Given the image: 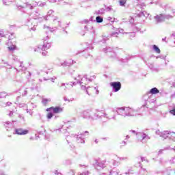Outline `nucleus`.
Returning <instances> with one entry per match:
<instances>
[{
  "label": "nucleus",
  "mask_w": 175,
  "mask_h": 175,
  "mask_svg": "<svg viewBox=\"0 0 175 175\" xmlns=\"http://www.w3.org/2000/svg\"><path fill=\"white\" fill-rule=\"evenodd\" d=\"M64 100H65V102H70V100L68 99L67 97H64Z\"/></svg>",
  "instance_id": "nucleus-56"
},
{
  "label": "nucleus",
  "mask_w": 175,
  "mask_h": 175,
  "mask_svg": "<svg viewBox=\"0 0 175 175\" xmlns=\"http://www.w3.org/2000/svg\"><path fill=\"white\" fill-rule=\"evenodd\" d=\"M116 113H117L118 116H122V117H126V107H122L116 108V110H113L109 113V115H108V117H113V116H116Z\"/></svg>",
  "instance_id": "nucleus-5"
},
{
  "label": "nucleus",
  "mask_w": 175,
  "mask_h": 175,
  "mask_svg": "<svg viewBox=\"0 0 175 175\" xmlns=\"http://www.w3.org/2000/svg\"><path fill=\"white\" fill-rule=\"evenodd\" d=\"M0 36H1V38H3V36H5V34L3 33V31H0Z\"/></svg>",
  "instance_id": "nucleus-54"
},
{
  "label": "nucleus",
  "mask_w": 175,
  "mask_h": 175,
  "mask_svg": "<svg viewBox=\"0 0 175 175\" xmlns=\"http://www.w3.org/2000/svg\"><path fill=\"white\" fill-rule=\"evenodd\" d=\"M96 21L98 23H103V18L100 16L96 17Z\"/></svg>",
  "instance_id": "nucleus-36"
},
{
  "label": "nucleus",
  "mask_w": 175,
  "mask_h": 175,
  "mask_svg": "<svg viewBox=\"0 0 175 175\" xmlns=\"http://www.w3.org/2000/svg\"><path fill=\"white\" fill-rule=\"evenodd\" d=\"M118 161H128V157H118Z\"/></svg>",
  "instance_id": "nucleus-43"
},
{
  "label": "nucleus",
  "mask_w": 175,
  "mask_h": 175,
  "mask_svg": "<svg viewBox=\"0 0 175 175\" xmlns=\"http://www.w3.org/2000/svg\"><path fill=\"white\" fill-rule=\"evenodd\" d=\"M119 3L120 6H124L125 3H126V0H120Z\"/></svg>",
  "instance_id": "nucleus-40"
},
{
  "label": "nucleus",
  "mask_w": 175,
  "mask_h": 175,
  "mask_svg": "<svg viewBox=\"0 0 175 175\" xmlns=\"http://www.w3.org/2000/svg\"><path fill=\"white\" fill-rule=\"evenodd\" d=\"M14 132L16 135H28V133H29V131L22 128L15 129Z\"/></svg>",
  "instance_id": "nucleus-19"
},
{
  "label": "nucleus",
  "mask_w": 175,
  "mask_h": 175,
  "mask_svg": "<svg viewBox=\"0 0 175 175\" xmlns=\"http://www.w3.org/2000/svg\"><path fill=\"white\" fill-rule=\"evenodd\" d=\"M51 47V44L47 42H44L43 45H38L33 48L35 52L40 53V51H46V50H49Z\"/></svg>",
  "instance_id": "nucleus-6"
},
{
  "label": "nucleus",
  "mask_w": 175,
  "mask_h": 175,
  "mask_svg": "<svg viewBox=\"0 0 175 175\" xmlns=\"http://www.w3.org/2000/svg\"><path fill=\"white\" fill-rule=\"evenodd\" d=\"M129 173L132 174V173H133V172H132V170H129V172H126V174L128 175V174H129Z\"/></svg>",
  "instance_id": "nucleus-62"
},
{
  "label": "nucleus",
  "mask_w": 175,
  "mask_h": 175,
  "mask_svg": "<svg viewBox=\"0 0 175 175\" xmlns=\"http://www.w3.org/2000/svg\"><path fill=\"white\" fill-rule=\"evenodd\" d=\"M30 106H31L32 109H35V107H36V105H35L33 103H31Z\"/></svg>",
  "instance_id": "nucleus-57"
},
{
  "label": "nucleus",
  "mask_w": 175,
  "mask_h": 175,
  "mask_svg": "<svg viewBox=\"0 0 175 175\" xmlns=\"http://www.w3.org/2000/svg\"><path fill=\"white\" fill-rule=\"evenodd\" d=\"M25 106H27V104H20L19 105V107H25Z\"/></svg>",
  "instance_id": "nucleus-58"
},
{
  "label": "nucleus",
  "mask_w": 175,
  "mask_h": 175,
  "mask_svg": "<svg viewBox=\"0 0 175 175\" xmlns=\"http://www.w3.org/2000/svg\"><path fill=\"white\" fill-rule=\"evenodd\" d=\"M153 50H154L157 53V54L161 53V49H159V48L157 45H153Z\"/></svg>",
  "instance_id": "nucleus-37"
},
{
  "label": "nucleus",
  "mask_w": 175,
  "mask_h": 175,
  "mask_svg": "<svg viewBox=\"0 0 175 175\" xmlns=\"http://www.w3.org/2000/svg\"><path fill=\"white\" fill-rule=\"evenodd\" d=\"M134 28L135 29L133 30V32L130 33H131L130 36H131V38H135L136 35L135 32H136L137 31H139V28H137V27L134 26Z\"/></svg>",
  "instance_id": "nucleus-35"
},
{
  "label": "nucleus",
  "mask_w": 175,
  "mask_h": 175,
  "mask_svg": "<svg viewBox=\"0 0 175 175\" xmlns=\"http://www.w3.org/2000/svg\"><path fill=\"white\" fill-rule=\"evenodd\" d=\"M27 27H30V29L31 31H35L36 28H35L34 27H32V23H29L31 20L27 19Z\"/></svg>",
  "instance_id": "nucleus-33"
},
{
  "label": "nucleus",
  "mask_w": 175,
  "mask_h": 175,
  "mask_svg": "<svg viewBox=\"0 0 175 175\" xmlns=\"http://www.w3.org/2000/svg\"><path fill=\"white\" fill-rule=\"evenodd\" d=\"M154 20L156 24H159L161 23H163V21L167 20L166 15H165V14H160L155 15L154 16Z\"/></svg>",
  "instance_id": "nucleus-12"
},
{
  "label": "nucleus",
  "mask_w": 175,
  "mask_h": 175,
  "mask_svg": "<svg viewBox=\"0 0 175 175\" xmlns=\"http://www.w3.org/2000/svg\"><path fill=\"white\" fill-rule=\"evenodd\" d=\"M79 167H88V166L85 165H81V164H79Z\"/></svg>",
  "instance_id": "nucleus-55"
},
{
  "label": "nucleus",
  "mask_w": 175,
  "mask_h": 175,
  "mask_svg": "<svg viewBox=\"0 0 175 175\" xmlns=\"http://www.w3.org/2000/svg\"><path fill=\"white\" fill-rule=\"evenodd\" d=\"M137 137L142 143H147L148 140H150V137L147 134L143 132H139L136 133Z\"/></svg>",
  "instance_id": "nucleus-8"
},
{
  "label": "nucleus",
  "mask_w": 175,
  "mask_h": 175,
  "mask_svg": "<svg viewBox=\"0 0 175 175\" xmlns=\"http://www.w3.org/2000/svg\"><path fill=\"white\" fill-rule=\"evenodd\" d=\"M111 87L113 88V92H118L120 90H121V82L117 81V82H112L110 83Z\"/></svg>",
  "instance_id": "nucleus-16"
},
{
  "label": "nucleus",
  "mask_w": 175,
  "mask_h": 175,
  "mask_svg": "<svg viewBox=\"0 0 175 175\" xmlns=\"http://www.w3.org/2000/svg\"><path fill=\"white\" fill-rule=\"evenodd\" d=\"M60 88L62 90H64V91H66L68 88H73V85L72 84V82L70 83H62L60 85Z\"/></svg>",
  "instance_id": "nucleus-21"
},
{
  "label": "nucleus",
  "mask_w": 175,
  "mask_h": 175,
  "mask_svg": "<svg viewBox=\"0 0 175 175\" xmlns=\"http://www.w3.org/2000/svg\"><path fill=\"white\" fill-rule=\"evenodd\" d=\"M90 109H88L86 111H84L82 113V117L83 118H85L86 120H90Z\"/></svg>",
  "instance_id": "nucleus-22"
},
{
  "label": "nucleus",
  "mask_w": 175,
  "mask_h": 175,
  "mask_svg": "<svg viewBox=\"0 0 175 175\" xmlns=\"http://www.w3.org/2000/svg\"><path fill=\"white\" fill-rule=\"evenodd\" d=\"M16 8H18V9H24V8H29V9L32 10L33 9V6L31 5V4L29 3H26L25 5H16Z\"/></svg>",
  "instance_id": "nucleus-26"
},
{
  "label": "nucleus",
  "mask_w": 175,
  "mask_h": 175,
  "mask_svg": "<svg viewBox=\"0 0 175 175\" xmlns=\"http://www.w3.org/2000/svg\"><path fill=\"white\" fill-rule=\"evenodd\" d=\"M143 99L146 103V105H148V103H154V102H157V97L148 94H145L143 96Z\"/></svg>",
  "instance_id": "nucleus-10"
},
{
  "label": "nucleus",
  "mask_w": 175,
  "mask_h": 175,
  "mask_svg": "<svg viewBox=\"0 0 175 175\" xmlns=\"http://www.w3.org/2000/svg\"><path fill=\"white\" fill-rule=\"evenodd\" d=\"M171 38H173L174 39H175V33H172L171 35Z\"/></svg>",
  "instance_id": "nucleus-64"
},
{
  "label": "nucleus",
  "mask_w": 175,
  "mask_h": 175,
  "mask_svg": "<svg viewBox=\"0 0 175 175\" xmlns=\"http://www.w3.org/2000/svg\"><path fill=\"white\" fill-rule=\"evenodd\" d=\"M139 8H140L142 12L137 14V17H148V16H150V14L147 13V12L143 11V9L146 8V4H144V3H141L140 4H138L137 5V8L139 9Z\"/></svg>",
  "instance_id": "nucleus-9"
},
{
  "label": "nucleus",
  "mask_w": 175,
  "mask_h": 175,
  "mask_svg": "<svg viewBox=\"0 0 175 175\" xmlns=\"http://www.w3.org/2000/svg\"><path fill=\"white\" fill-rule=\"evenodd\" d=\"M39 16H40V14H39V12L38 11H33L31 14V16L32 17V18H33V20H38Z\"/></svg>",
  "instance_id": "nucleus-27"
},
{
  "label": "nucleus",
  "mask_w": 175,
  "mask_h": 175,
  "mask_svg": "<svg viewBox=\"0 0 175 175\" xmlns=\"http://www.w3.org/2000/svg\"><path fill=\"white\" fill-rule=\"evenodd\" d=\"M162 8H164L165 12L166 20H172L175 16V9L169 4H163Z\"/></svg>",
  "instance_id": "nucleus-3"
},
{
  "label": "nucleus",
  "mask_w": 175,
  "mask_h": 175,
  "mask_svg": "<svg viewBox=\"0 0 175 175\" xmlns=\"http://www.w3.org/2000/svg\"><path fill=\"white\" fill-rule=\"evenodd\" d=\"M27 95H28V91L25 90L22 94V96H27Z\"/></svg>",
  "instance_id": "nucleus-47"
},
{
  "label": "nucleus",
  "mask_w": 175,
  "mask_h": 175,
  "mask_svg": "<svg viewBox=\"0 0 175 175\" xmlns=\"http://www.w3.org/2000/svg\"><path fill=\"white\" fill-rule=\"evenodd\" d=\"M54 13V11L53 10H50L49 12H48V14L46 16H45V17H47L48 16V18L49 20H50V18L49 17H51V14H53Z\"/></svg>",
  "instance_id": "nucleus-38"
},
{
  "label": "nucleus",
  "mask_w": 175,
  "mask_h": 175,
  "mask_svg": "<svg viewBox=\"0 0 175 175\" xmlns=\"http://www.w3.org/2000/svg\"><path fill=\"white\" fill-rule=\"evenodd\" d=\"M14 69L16 70L17 73L27 70V68L23 66V62H18L15 64Z\"/></svg>",
  "instance_id": "nucleus-15"
},
{
  "label": "nucleus",
  "mask_w": 175,
  "mask_h": 175,
  "mask_svg": "<svg viewBox=\"0 0 175 175\" xmlns=\"http://www.w3.org/2000/svg\"><path fill=\"white\" fill-rule=\"evenodd\" d=\"M147 94H148V95H157V94H159V90L157 88H153L150 89Z\"/></svg>",
  "instance_id": "nucleus-24"
},
{
  "label": "nucleus",
  "mask_w": 175,
  "mask_h": 175,
  "mask_svg": "<svg viewBox=\"0 0 175 175\" xmlns=\"http://www.w3.org/2000/svg\"><path fill=\"white\" fill-rule=\"evenodd\" d=\"M79 175H90V172L87 171L85 172L79 173Z\"/></svg>",
  "instance_id": "nucleus-46"
},
{
  "label": "nucleus",
  "mask_w": 175,
  "mask_h": 175,
  "mask_svg": "<svg viewBox=\"0 0 175 175\" xmlns=\"http://www.w3.org/2000/svg\"><path fill=\"white\" fill-rule=\"evenodd\" d=\"M70 173L71 174V175H75V170H71L70 171Z\"/></svg>",
  "instance_id": "nucleus-60"
},
{
  "label": "nucleus",
  "mask_w": 175,
  "mask_h": 175,
  "mask_svg": "<svg viewBox=\"0 0 175 175\" xmlns=\"http://www.w3.org/2000/svg\"><path fill=\"white\" fill-rule=\"evenodd\" d=\"M110 175H121V174H120V170L113 168V169L110 172Z\"/></svg>",
  "instance_id": "nucleus-29"
},
{
  "label": "nucleus",
  "mask_w": 175,
  "mask_h": 175,
  "mask_svg": "<svg viewBox=\"0 0 175 175\" xmlns=\"http://www.w3.org/2000/svg\"><path fill=\"white\" fill-rule=\"evenodd\" d=\"M103 51L105 54H108V55L111 58H114V57H116V53L113 51V48L111 47L107 46L103 49Z\"/></svg>",
  "instance_id": "nucleus-17"
},
{
  "label": "nucleus",
  "mask_w": 175,
  "mask_h": 175,
  "mask_svg": "<svg viewBox=\"0 0 175 175\" xmlns=\"http://www.w3.org/2000/svg\"><path fill=\"white\" fill-rule=\"evenodd\" d=\"M12 59H14V61H16L17 62H18V59L16 56H13Z\"/></svg>",
  "instance_id": "nucleus-53"
},
{
  "label": "nucleus",
  "mask_w": 175,
  "mask_h": 175,
  "mask_svg": "<svg viewBox=\"0 0 175 175\" xmlns=\"http://www.w3.org/2000/svg\"><path fill=\"white\" fill-rule=\"evenodd\" d=\"M86 89V94H88V95H98V94H99V90H98L97 87H85Z\"/></svg>",
  "instance_id": "nucleus-11"
},
{
  "label": "nucleus",
  "mask_w": 175,
  "mask_h": 175,
  "mask_svg": "<svg viewBox=\"0 0 175 175\" xmlns=\"http://www.w3.org/2000/svg\"><path fill=\"white\" fill-rule=\"evenodd\" d=\"M70 65H73V60L72 59L64 61L63 63H61L60 66L65 68V66H70Z\"/></svg>",
  "instance_id": "nucleus-23"
},
{
  "label": "nucleus",
  "mask_w": 175,
  "mask_h": 175,
  "mask_svg": "<svg viewBox=\"0 0 175 175\" xmlns=\"http://www.w3.org/2000/svg\"><path fill=\"white\" fill-rule=\"evenodd\" d=\"M174 159H175V157H172V158L171 159V160L170 161V163L174 164V163H175Z\"/></svg>",
  "instance_id": "nucleus-49"
},
{
  "label": "nucleus",
  "mask_w": 175,
  "mask_h": 175,
  "mask_svg": "<svg viewBox=\"0 0 175 175\" xmlns=\"http://www.w3.org/2000/svg\"><path fill=\"white\" fill-rule=\"evenodd\" d=\"M168 139L170 140H173V142H175V133L170 131L168 134Z\"/></svg>",
  "instance_id": "nucleus-28"
},
{
  "label": "nucleus",
  "mask_w": 175,
  "mask_h": 175,
  "mask_svg": "<svg viewBox=\"0 0 175 175\" xmlns=\"http://www.w3.org/2000/svg\"><path fill=\"white\" fill-rule=\"evenodd\" d=\"M106 10L107 12H111V10H113V8H111V5L107 7Z\"/></svg>",
  "instance_id": "nucleus-45"
},
{
  "label": "nucleus",
  "mask_w": 175,
  "mask_h": 175,
  "mask_svg": "<svg viewBox=\"0 0 175 175\" xmlns=\"http://www.w3.org/2000/svg\"><path fill=\"white\" fill-rule=\"evenodd\" d=\"M107 20L111 23V24H113L114 21H118L116 18H111V16H108L107 18Z\"/></svg>",
  "instance_id": "nucleus-34"
},
{
  "label": "nucleus",
  "mask_w": 175,
  "mask_h": 175,
  "mask_svg": "<svg viewBox=\"0 0 175 175\" xmlns=\"http://www.w3.org/2000/svg\"><path fill=\"white\" fill-rule=\"evenodd\" d=\"M35 5H37L38 6H40V7H43V6H45L46 5V3H36V4Z\"/></svg>",
  "instance_id": "nucleus-44"
},
{
  "label": "nucleus",
  "mask_w": 175,
  "mask_h": 175,
  "mask_svg": "<svg viewBox=\"0 0 175 175\" xmlns=\"http://www.w3.org/2000/svg\"><path fill=\"white\" fill-rule=\"evenodd\" d=\"M94 167H96L97 170H101V169H105V167H106V161H96L94 164Z\"/></svg>",
  "instance_id": "nucleus-14"
},
{
  "label": "nucleus",
  "mask_w": 175,
  "mask_h": 175,
  "mask_svg": "<svg viewBox=\"0 0 175 175\" xmlns=\"http://www.w3.org/2000/svg\"><path fill=\"white\" fill-rule=\"evenodd\" d=\"M42 55H43V57H46V55H47V51H44V52H42Z\"/></svg>",
  "instance_id": "nucleus-51"
},
{
  "label": "nucleus",
  "mask_w": 175,
  "mask_h": 175,
  "mask_svg": "<svg viewBox=\"0 0 175 175\" xmlns=\"http://www.w3.org/2000/svg\"><path fill=\"white\" fill-rule=\"evenodd\" d=\"M107 118L108 120H116V115L109 116L108 114L105 113V111L99 109H90V120H99V118Z\"/></svg>",
  "instance_id": "nucleus-1"
},
{
  "label": "nucleus",
  "mask_w": 175,
  "mask_h": 175,
  "mask_svg": "<svg viewBox=\"0 0 175 175\" xmlns=\"http://www.w3.org/2000/svg\"><path fill=\"white\" fill-rule=\"evenodd\" d=\"M2 1L5 6H10L13 3V1L12 0H2Z\"/></svg>",
  "instance_id": "nucleus-30"
},
{
  "label": "nucleus",
  "mask_w": 175,
  "mask_h": 175,
  "mask_svg": "<svg viewBox=\"0 0 175 175\" xmlns=\"http://www.w3.org/2000/svg\"><path fill=\"white\" fill-rule=\"evenodd\" d=\"M85 133L88 134V131H85V133H81L79 135H75L74 139H75V140H77V143L84 144L85 143L84 139L85 137Z\"/></svg>",
  "instance_id": "nucleus-13"
},
{
  "label": "nucleus",
  "mask_w": 175,
  "mask_h": 175,
  "mask_svg": "<svg viewBox=\"0 0 175 175\" xmlns=\"http://www.w3.org/2000/svg\"><path fill=\"white\" fill-rule=\"evenodd\" d=\"M9 95H12V94H8V93H6L5 92H3L1 93V96L2 98H6V96H8Z\"/></svg>",
  "instance_id": "nucleus-39"
},
{
  "label": "nucleus",
  "mask_w": 175,
  "mask_h": 175,
  "mask_svg": "<svg viewBox=\"0 0 175 175\" xmlns=\"http://www.w3.org/2000/svg\"><path fill=\"white\" fill-rule=\"evenodd\" d=\"M96 14H97V16H102V14H105V9L100 8V10L96 11Z\"/></svg>",
  "instance_id": "nucleus-32"
},
{
  "label": "nucleus",
  "mask_w": 175,
  "mask_h": 175,
  "mask_svg": "<svg viewBox=\"0 0 175 175\" xmlns=\"http://www.w3.org/2000/svg\"><path fill=\"white\" fill-rule=\"evenodd\" d=\"M73 78L75 81L72 82V87L73 85H76V84H80L82 90H86L85 85H87V83H88V81H92L91 78H87V75H85L83 78L80 74L73 77Z\"/></svg>",
  "instance_id": "nucleus-2"
},
{
  "label": "nucleus",
  "mask_w": 175,
  "mask_h": 175,
  "mask_svg": "<svg viewBox=\"0 0 175 175\" xmlns=\"http://www.w3.org/2000/svg\"><path fill=\"white\" fill-rule=\"evenodd\" d=\"M118 35V32H115V33H112L111 34V36H113V37L116 36L117 38Z\"/></svg>",
  "instance_id": "nucleus-50"
},
{
  "label": "nucleus",
  "mask_w": 175,
  "mask_h": 175,
  "mask_svg": "<svg viewBox=\"0 0 175 175\" xmlns=\"http://www.w3.org/2000/svg\"><path fill=\"white\" fill-rule=\"evenodd\" d=\"M90 21H92L93 23H95L96 20L94 19V16H91L90 18Z\"/></svg>",
  "instance_id": "nucleus-52"
},
{
  "label": "nucleus",
  "mask_w": 175,
  "mask_h": 175,
  "mask_svg": "<svg viewBox=\"0 0 175 175\" xmlns=\"http://www.w3.org/2000/svg\"><path fill=\"white\" fill-rule=\"evenodd\" d=\"M52 24L53 25H54V27H50L49 26H44V29H48L49 31H50L51 32H54L55 31H57V29H58L57 27H61V19H59V18H58L57 16H53V19H52Z\"/></svg>",
  "instance_id": "nucleus-4"
},
{
  "label": "nucleus",
  "mask_w": 175,
  "mask_h": 175,
  "mask_svg": "<svg viewBox=\"0 0 175 175\" xmlns=\"http://www.w3.org/2000/svg\"><path fill=\"white\" fill-rule=\"evenodd\" d=\"M38 21H39V23H42L43 21V20H45V21H47L49 20V16H38L37 18Z\"/></svg>",
  "instance_id": "nucleus-31"
},
{
  "label": "nucleus",
  "mask_w": 175,
  "mask_h": 175,
  "mask_svg": "<svg viewBox=\"0 0 175 175\" xmlns=\"http://www.w3.org/2000/svg\"><path fill=\"white\" fill-rule=\"evenodd\" d=\"M11 105H12V103L11 102H7L6 106H11Z\"/></svg>",
  "instance_id": "nucleus-63"
},
{
  "label": "nucleus",
  "mask_w": 175,
  "mask_h": 175,
  "mask_svg": "<svg viewBox=\"0 0 175 175\" xmlns=\"http://www.w3.org/2000/svg\"><path fill=\"white\" fill-rule=\"evenodd\" d=\"M51 102V98H42L41 103H42L43 106H47L49 103Z\"/></svg>",
  "instance_id": "nucleus-25"
},
{
  "label": "nucleus",
  "mask_w": 175,
  "mask_h": 175,
  "mask_svg": "<svg viewBox=\"0 0 175 175\" xmlns=\"http://www.w3.org/2000/svg\"><path fill=\"white\" fill-rule=\"evenodd\" d=\"M122 146H126V142L125 141H122L121 142Z\"/></svg>",
  "instance_id": "nucleus-59"
},
{
  "label": "nucleus",
  "mask_w": 175,
  "mask_h": 175,
  "mask_svg": "<svg viewBox=\"0 0 175 175\" xmlns=\"http://www.w3.org/2000/svg\"><path fill=\"white\" fill-rule=\"evenodd\" d=\"M140 116L139 109H135L131 107H126V117H136Z\"/></svg>",
  "instance_id": "nucleus-7"
},
{
  "label": "nucleus",
  "mask_w": 175,
  "mask_h": 175,
  "mask_svg": "<svg viewBox=\"0 0 175 175\" xmlns=\"http://www.w3.org/2000/svg\"><path fill=\"white\" fill-rule=\"evenodd\" d=\"M15 49H16V45H12L10 46H8V50H10V51H14Z\"/></svg>",
  "instance_id": "nucleus-41"
},
{
  "label": "nucleus",
  "mask_w": 175,
  "mask_h": 175,
  "mask_svg": "<svg viewBox=\"0 0 175 175\" xmlns=\"http://www.w3.org/2000/svg\"><path fill=\"white\" fill-rule=\"evenodd\" d=\"M50 110H53V113H54L55 114H57L58 113H62V108L59 107H51L46 109V111H50Z\"/></svg>",
  "instance_id": "nucleus-20"
},
{
  "label": "nucleus",
  "mask_w": 175,
  "mask_h": 175,
  "mask_svg": "<svg viewBox=\"0 0 175 175\" xmlns=\"http://www.w3.org/2000/svg\"><path fill=\"white\" fill-rule=\"evenodd\" d=\"M119 33H124V29H119Z\"/></svg>",
  "instance_id": "nucleus-61"
},
{
  "label": "nucleus",
  "mask_w": 175,
  "mask_h": 175,
  "mask_svg": "<svg viewBox=\"0 0 175 175\" xmlns=\"http://www.w3.org/2000/svg\"><path fill=\"white\" fill-rule=\"evenodd\" d=\"M170 114H172L173 116H175V108L170 110Z\"/></svg>",
  "instance_id": "nucleus-48"
},
{
  "label": "nucleus",
  "mask_w": 175,
  "mask_h": 175,
  "mask_svg": "<svg viewBox=\"0 0 175 175\" xmlns=\"http://www.w3.org/2000/svg\"><path fill=\"white\" fill-rule=\"evenodd\" d=\"M169 133L170 131H160L159 130H157L156 131V135H158L160 136V137H162V139H169Z\"/></svg>",
  "instance_id": "nucleus-18"
},
{
  "label": "nucleus",
  "mask_w": 175,
  "mask_h": 175,
  "mask_svg": "<svg viewBox=\"0 0 175 175\" xmlns=\"http://www.w3.org/2000/svg\"><path fill=\"white\" fill-rule=\"evenodd\" d=\"M53 116H54L53 113H49L46 116V118L48 120H51V118H53Z\"/></svg>",
  "instance_id": "nucleus-42"
}]
</instances>
